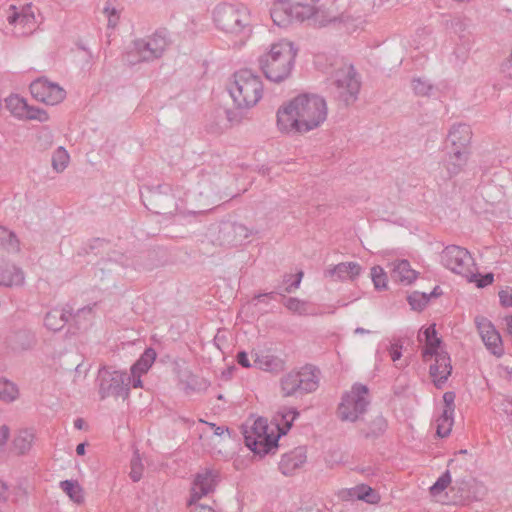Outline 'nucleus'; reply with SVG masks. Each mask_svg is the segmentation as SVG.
Instances as JSON below:
<instances>
[{"label": "nucleus", "instance_id": "nucleus-1", "mask_svg": "<svg viewBox=\"0 0 512 512\" xmlns=\"http://www.w3.org/2000/svg\"><path fill=\"white\" fill-rule=\"evenodd\" d=\"M328 116L325 99L315 94H299L282 104L276 125L285 134H306L324 124Z\"/></svg>", "mask_w": 512, "mask_h": 512}, {"label": "nucleus", "instance_id": "nucleus-2", "mask_svg": "<svg viewBox=\"0 0 512 512\" xmlns=\"http://www.w3.org/2000/svg\"><path fill=\"white\" fill-rule=\"evenodd\" d=\"M297 54L298 48L293 41L278 39L261 55L259 65L266 78L281 82L290 76Z\"/></svg>", "mask_w": 512, "mask_h": 512}, {"label": "nucleus", "instance_id": "nucleus-3", "mask_svg": "<svg viewBox=\"0 0 512 512\" xmlns=\"http://www.w3.org/2000/svg\"><path fill=\"white\" fill-rule=\"evenodd\" d=\"M442 265L454 274L465 278L469 283H475L478 288L491 285L494 275L478 273L477 263L472 254L465 248L451 245L443 249L440 255Z\"/></svg>", "mask_w": 512, "mask_h": 512}, {"label": "nucleus", "instance_id": "nucleus-4", "mask_svg": "<svg viewBox=\"0 0 512 512\" xmlns=\"http://www.w3.org/2000/svg\"><path fill=\"white\" fill-rule=\"evenodd\" d=\"M213 17L217 27L236 43L242 44L249 38V11L244 6L219 5Z\"/></svg>", "mask_w": 512, "mask_h": 512}, {"label": "nucleus", "instance_id": "nucleus-5", "mask_svg": "<svg viewBox=\"0 0 512 512\" xmlns=\"http://www.w3.org/2000/svg\"><path fill=\"white\" fill-rule=\"evenodd\" d=\"M263 83L261 78L250 70H241L235 73L230 84L229 93L238 108L254 107L263 96Z\"/></svg>", "mask_w": 512, "mask_h": 512}, {"label": "nucleus", "instance_id": "nucleus-6", "mask_svg": "<svg viewBox=\"0 0 512 512\" xmlns=\"http://www.w3.org/2000/svg\"><path fill=\"white\" fill-rule=\"evenodd\" d=\"M280 437L277 427L263 417L255 419L244 431L246 446L260 456L274 452Z\"/></svg>", "mask_w": 512, "mask_h": 512}, {"label": "nucleus", "instance_id": "nucleus-7", "mask_svg": "<svg viewBox=\"0 0 512 512\" xmlns=\"http://www.w3.org/2000/svg\"><path fill=\"white\" fill-rule=\"evenodd\" d=\"M369 403L368 388L362 384H354L342 397L338 417L342 421L355 422L366 412Z\"/></svg>", "mask_w": 512, "mask_h": 512}, {"label": "nucleus", "instance_id": "nucleus-8", "mask_svg": "<svg viewBox=\"0 0 512 512\" xmlns=\"http://www.w3.org/2000/svg\"><path fill=\"white\" fill-rule=\"evenodd\" d=\"M125 373L119 371L103 370L100 372V392L102 397H115L126 399L129 394V383Z\"/></svg>", "mask_w": 512, "mask_h": 512}, {"label": "nucleus", "instance_id": "nucleus-9", "mask_svg": "<svg viewBox=\"0 0 512 512\" xmlns=\"http://www.w3.org/2000/svg\"><path fill=\"white\" fill-rule=\"evenodd\" d=\"M30 92L37 101L47 105H56L66 97V92L62 87L45 78L32 82Z\"/></svg>", "mask_w": 512, "mask_h": 512}, {"label": "nucleus", "instance_id": "nucleus-10", "mask_svg": "<svg viewBox=\"0 0 512 512\" xmlns=\"http://www.w3.org/2000/svg\"><path fill=\"white\" fill-rule=\"evenodd\" d=\"M423 362L428 365L429 376L434 385L441 388L452 373L451 358L447 351L444 350L425 358Z\"/></svg>", "mask_w": 512, "mask_h": 512}, {"label": "nucleus", "instance_id": "nucleus-11", "mask_svg": "<svg viewBox=\"0 0 512 512\" xmlns=\"http://www.w3.org/2000/svg\"><path fill=\"white\" fill-rule=\"evenodd\" d=\"M5 102L10 113L19 119L37 120L39 122L49 120V115L46 111L29 106L27 101L19 95H10L6 98Z\"/></svg>", "mask_w": 512, "mask_h": 512}, {"label": "nucleus", "instance_id": "nucleus-12", "mask_svg": "<svg viewBox=\"0 0 512 512\" xmlns=\"http://www.w3.org/2000/svg\"><path fill=\"white\" fill-rule=\"evenodd\" d=\"M476 325L486 348L493 355L501 357L504 353L502 338L492 322L484 317H478Z\"/></svg>", "mask_w": 512, "mask_h": 512}, {"label": "nucleus", "instance_id": "nucleus-13", "mask_svg": "<svg viewBox=\"0 0 512 512\" xmlns=\"http://www.w3.org/2000/svg\"><path fill=\"white\" fill-rule=\"evenodd\" d=\"M219 479V473L215 469H203L199 471L193 480L190 500L198 501L202 497L214 491Z\"/></svg>", "mask_w": 512, "mask_h": 512}, {"label": "nucleus", "instance_id": "nucleus-14", "mask_svg": "<svg viewBox=\"0 0 512 512\" xmlns=\"http://www.w3.org/2000/svg\"><path fill=\"white\" fill-rule=\"evenodd\" d=\"M335 82L340 97L346 102H353L360 89V83L352 67H344L337 71Z\"/></svg>", "mask_w": 512, "mask_h": 512}, {"label": "nucleus", "instance_id": "nucleus-15", "mask_svg": "<svg viewBox=\"0 0 512 512\" xmlns=\"http://www.w3.org/2000/svg\"><path fill=\"white\" fill-rule=\"evenodd\" d=\"M422 360L446 350L435 328V324L423 326L418 334Z\"/></svg>", "mask_w": 512, "mask_h": 512}, {"label": "nucleus", "instance_id": "nucleus-16", "mask_svg": "<svg viewBox=\"0 0 512 512\" xmlns=\"http://www.w3.org/2000/svg\"><path fill=\"white\" fill-rule=\"evenodd\" d=\"M8 21L14 25L15 31L20 35H28L36 30L38 19L36 9L32 5L22 7L19 13H13L9 16Z\"/></svg>", "mask_w": 512, "mask_h": 512}, {"label": "nucleus", "instance_id": "nucleus-17", "mask_svg": "<svg viewBox=\"0 0 512 512\" xmlns=\"http://www.w3.org/2000/svg\"><path fill=\"white\" fill-rule=\"evenodd\" d=\"M389 268L392 280L402 286H411L420 277V272L415 270L405 259L394 260L390 263Z\"/></svg>", "mask_w": 512, "mask_h": 512}, {"label": "nucleus", "instance_id": "nucleus-18", "mask_svg": "<svg viewBox=\"0 0 512 512\" xmlns=\"http://www.w3.org/2000/svg\"><path fill=\"white\" fill-rule=\"evenodd\" d=\"M342 500H362L369 504H378L381 500L380 494L366 484H359L350 489H343L339 492Z\"/></svg>", "mask_w": 512, "mask_h": 512}, {"label": "nucleus", "instance_id": "nucleus-19", "mask_svg": "<svg viewBox=\"0 0 512 512\" xmlns=\"http://www.w3.org/2000/svg\"><path fill=\"white\" fill-rule=\"evenodd\" d=\"M24 282L23 272L0 255V285L11 287Z\"/></svg>", "mask_w": 512, "mask_h": 512}, {"label": "nucleus", "instance_id": "nucleus-20", "mask_svg": "<svg viewBox=\"0 0 512 512\" xmlns=\"http://www.w3.org/2000/svg\"><path fill=\"white\" fill-rule=\"evenodd\" d=\"M271 18L273 22L285 27L294 21L293 4L286 0H277L271 8Z\"/></svg>", "mask_w": 512, "mask_h": 512}, {"label": "nucleus", "instance_id": "nucleus-21", "mask_svg": "<svg viewBox=\"0 0 512 512\" xmlns=\"http://www.w3.org/2000/svg\"><path fill=\"white\" fill-rule=\"evenodd\" d=\"M306 453L302 448H297L285 454L280 462V468L286 475H292L303 467L306 462Z\"/></svg>", "mask_w": 512, "mask_h": 512}, {"label": "nucleus", "instance_id": "nucleus-22", "mask_svg": "<svg viewBox=\"0 0 512 512\" xmlns=\"http://www.w3.org/2000/svg\"><path fill=\"white\" fill-rule=\"evenodd\" d=\"M167 46V37L164 32H156L153 34L141 50V55L144 60H149L158 57L165 50Z\"/></svg>", "mask_w": 512, "mask_h": 512}, {"label": "nucleus", "instance_id": "nucleus-23", "mask_svg": "<svg viewBox=\"0 0 512 512\" xmlns=\"http://www.w3.org/2000/svg\"><path fill=\"white\" fill-rule=\"evenodd\" d=\"M251 358L253 359L254 367L261 370L272 371L281 366L280 360L266 349L252 350Z\"/></svg>", "mask_w": 512, "mask_h": 512}, {"label": "nucleus", "instance_id": "nucleus-24", "mask_svg": "<svg viewBox=\"0 0 512 512\" xmlns=\"http://www.w3.org/2000/svg\"><path fill=\"white\" fill-rule=\"evenodd\" d=\"M472 132L467 125H457L449 133L448 141L451 149H460L469 151Z\"/></svg>", "mask_w": 512, "mask_h": 512}, {"label": "nucleus", "instance_id": "nucleus-25", "mask_svg": "<svg viewBox=\"0 0 512 512\" xmlns=\"http://www.w3.org/2000/svg\"><path fill=\"white\" fill-rule=\"evenodd\" d=\"M293 16L296 21L312 20L314 24L323 25L319 11L311 5L293 4Z\"/></svg>", "mask_w": 512, "mask_h": 512}, {"label": "nucleus", "instance_id": "nucleus-26", "mask_svg": "<svg viewBox=\"0 0 512 512\" xmlns=\"http://www.w3.org/2000/svg\"><path fill=\"white\" fill-rule=\"evenodd\" d=\"M469 151L460 149H451L449 157L446 161L447 170L451 174L460 172L468 161Z\"/></svg>", "mask_w": 512, "mask_h": 512}, {"label": "nucleus", "instance_id": "nucleus-27", "mask_svg": "<svg viewBox=\"0 0 512 512\" xmlns=\"http://www.w3.org/2000/svg\"><path fill=\"white\" fill-rule=\"evenodd\" d=\"M298 413L292 409H284L282 411L277 412L274 416L272 424L277 427L278 431L282 435H285L292 426V423L296 419Z\"/></svg>", "mask_w": 512, "mask_h": 512}, {"label": "nucleus", "instance_id": "nucleus-28", "mask_svg": "<svg viewBox=\"0 0 512 512\" xmlns=\"http://www.w3.org/2000/svg\"><path fill=\"white\" fill-rule=\"evenodd\" d=\"M62 491L71 501L80 505L85 501V492L82 486L74 480H65L60 483Z\"/></svg>", "mask_w": 512, "mask_h": 512}, {"label": "nucleus", "instance_id": "nucleus-29", "mask_svg": "<svg viewBox=\"0 0 512 512\" xmlns=\"http://www.w3.org/2000/svg\"><path fill=\"white\" fill-rule=\"evenodd\" d=\"M68 321V313L63 309H54L46 314L45 326L51 331L61 330Z\"/></svg>", "mask_w": 512, "mask_h": 512}, {"label": "nucleus", "instance_id": "nucleus-30", "mask_svg": "<svg viewBox=\"0 0 512 512\" xmlns=\"http://www.w3.org/2000/svg\"><path fill=\"white\" fill-rule=\"evenodd\" d=\"M362 272V267L356 262L339 263L334 268V273L343 280H354Z\"/></svg>", "mask_w": 512, "mask_h": 512}, {"label": "nucleus", "instance_id": "nucleus-31", "mask_svg": "<svg viewBox=\"0 0 512 512\" xmlns=\"http://www.w3.org/2000/svg\"><path fill=\"white\" fill-rule=\"evenodd\" d=\"M370 278L373 286L378 291H385L389 288L388 274L380 265H374L370 268Z\"/></svg>", "mask_w": 512, "mask_h": 512}, {"label": "nucleus", "instance_id": "nucleus-32", "mask_svg": "<svg viewBox=\"0 0 512 512\" xmlns=\"http://www.w3.org/2000/svg\"><path fill=\"white\" fill-rule=\"evenodd\" d=\"M156 359V352L153 349H147L140 359L132 366L131 374H145L150 369Z\"/></svg>", "mask_w": 512, "mask_h": 512}, {"label": "nucleus", "instance_id": "nucleus-33", "mask_svg": "<svg viewBox=\"0 0 512 512\" xmlns=\"http://www.w3.org/2000/svg\"><path fill=\"white\" fill-rule=\"evenodd\" d=\"M296 374H298L299 387L301 391L311 392L317 388V376L311 369L304 368L303 370L296 372Z\"/></svg>", "mask_w": 512, "mask_h": 512}, {"label": "nucleus", "instance_id": "nucleus-34", "mask_svg": "<svg viewBox=\"0 0 512 512\" xmlns=\"http://www.w3.org/2000/svg\"><path fill=\"white\" fill-rule=\"evenodd\" d=\"M452 409H443L442 414L436 420L437 434L440 437H446L450 434L453 426Z\"/></svg>", "mask_w": 512, "mask_h": 512}, {"label": "nucleus", "instance_id": "nucleus-35", "mask_svg": "<svg viewBox=\"0 0 512 512\" xmlns=\"http://www.w3.org/2000/svg\"><path fill=\"white\" fill-rule=\"evenodd\" d=\"M281 390L285 396H290L300 390L298 374L296 372L289 373L283 377L281 380Z\"/></svg>", "mask_w": 512, "mask_h": 512}, {"label": "nucleus", "instance_id": "nucleus-36", "mask_svg": "<svg viewBox=\"0 0 512 512\" xmlns=\"http://www.w3.org/2000/svg\"><path fill=\"white\" fill-rule=\"evenodd\" d=\"M450 484H451V476L448 472H446L441 477H439V479L430 488L431 495L437 501H443L442 493L448 488V486Z\"/></svg>", "mask_w": 512, "mask_h": 512}, {"label": "nucleus", "instance_id": "nucleus-37", "mask_svg": "<svg viewBox=\"0 0 512 512\" xmlns=\"http://www.w3.org/2000/svg\"><path fill=\"white\" fill-rule=\"evenodd\" d=\"M18 395L19 391L14 383L6 379H0V399L10 402L15 400Z\"/></svg>", "mask_w": 512, "mask_h": 512}, {"label": "nucleus", "instance_id": "nucleus-38", "mask_svg": "<svg viewBox=\"0 0 512 512\" xmlns=\"http://www.w3.org/2000/svg\"><path fill=\"white\" fill-rule=\"evenodd\" d=\"M69 163V154L68 152L62 148V147H59L53 154L52 156V165H53V168L58 171V172H61L63 171L67 165Z\"/></svg>", "mask_w": 512, "mask_h": 512}, {"label": "nucleus", "instance_id": "nucleus-39", "mask_svg": "<svg viewBox=\"0 0 512 512\" xmlns=\"http://www.w3.org/2000/svg\"><path fill=\"white\" fill-rule=\"evenodd\" d=\"M429 297L425 293L414 291L408 296V302L413 310L421 311L428 303Z\"/></svg>", "mask_w": 512, "mask_h": 512}, {"label": "nucleus", "instance_id": "nucleus-40", "mask_svg": "<svg viewBox=\"0 0 512 512\" xmlns=\"http://www.w3.org/2000/svg\"><path fill=\"white\" fill-rule=\"evenodd\" d=\"M103 13L107 18L108 25L110 27H115L118 24L120 11L113 3L107 2L103 8Z\"/></svg>", "mask_w": 512, "mask_h": 512}, {"label": "nucleus", "instance_id": "nucleus-41", "mask_svg": "<svg viewBox=\"0 0 512 512\" xmlns=\"http://www.w3.org/2000/svg\"><path fill=\"white\" fill-rule=\"evenodd\" d=\"M499 303L503 308H512V287L503 286L498 291Z\"/></svg>", "mask_w": 512, "mask_h": 512}, {"label": "nucleus", "instance_id": "nucleus-42", "mask_svg": "<svg viewBox=\"0 0 512 512\" xmlns=\"http://www.w3.org/2000/svg\"><path fill=\"white\" fill-rule=\"evenodd\" d=\"M143 463L139 456H136L131 461V471H130V477L133 479V481H138L142 477L143 474Z\"/></svg>", "mask_w": 512, "mask_h": 512}, {"label": "nucleus", "instance_id": "nucleus-43", "mask_svg": "<svg viewBox=\"0 0 512 512\" xmlns=\"http://www.w3.org/2000/svg\"><path fill=\"white\" fill-rule=\"evenodd\" d=\"M391 360L396 363L402 356V344L399 342L391 343L388 349Z\"/></svg>", "mask_w": 512, "mask_h": 512}, {"label": "nucleus", "instance_id": "nucleus-44", "mask_svg": "<svg viewBox=\"0 0 512 512\" xmlns=\"http://www.w3.org/2000/svg\"><path fill=\"white\" fill-rule=\"evenodd\" d=\"M237 362L245 368L254 367L253 359L251 358V356L249 357V355L246 352L238 353Z\"/></svg>", "mask_w": 512, "mask_h": 512}, {"label": "nucleus", "instance_id": "nucleus-45", "mask_svg": "<svg viewBox=\"0 0 512 512\" xmlns=\"http://www.w3.org/2000/svg\"><path fill=\"white\" fill-rule=\"evenodd\" d=\"M197 501H189L190 512H216L211 506L197 504Z\"/></svg>", "mask_w": 512, "mask_h": 512}, {"label": "nucleus", "instance_id": "nucleus-46", "mask_svg": "<svg viewBox=\"0 0 512 512\" xmlns=\"http://www.w3.org/2000/svg\"><path fill=\"white\" fill-rule=\"evenodd\" d=\"M6 242L12 245L13 234L9 232L7 229L0 227V245L5 244Z\"/></svg>", "mask_w": 512, "mask_h": 512}, {"label": "nucleus", "instance_id": "nucleus-47", "mask_svg": "<svg viewBox=\"0 0 512 512\" xmlns=\"http://www.w3.org/2000/svg\"><path fill=\"white\" fill-rule=\"evenodd\" d=\"M454 401H455V395L452 392H446L443 395V402L445 404L444 409H452V413H454Z\"/></svg>", "mask_w": 512, "mask_h": 512}, {"label": "nucleus", "instance_id": "nucleus-48", "mask_svg": "<svg viewBox=\"0 0 512 512\" xmlns=\"http://www.w3.org/2000/svg\"><path fill=\"white\" fill-rule=\"evenodd\" d=\"M210 430L213 432L214 435L217 436H225L228 435V429L224 426H216L213 423H207Z\"/></svg>", "mask_w": 512, "mask_h": 512}, {"label": "nucleus", "instance_id": "nucleus-49", "mask_svg": "<svg viewBox=\"0 0 512 512\" xmlns=\"http://www.w3.org/2000/svg\"><path fill=\"white\" fill-rule=\"evenodd\" d=\"M286 306L293 311L301 312L303 308V304L297 299H289L286 303Z\"/></svg>", "mask_w": 512, "mask_h": 512}, {"label": "nucleus", "instance_id": "nucleus-50", "mask_svg": "<svg viewBox=\"0 0 512 512\" xmlns=\"http://www.w3.org/2000/svg\"><path fill=\"white\" fill-rule=\"evenodd\" d=\"M9 434H10V431L7 426L4 425V426L0 427V446L3 445L4 443H6V441L9 438Z\"/></svg>", "mask_w": 512, "mask_h": 512}, {"label": "nucleus", "instance_id": "nucleus-51", "mask_svg": "<svg viewBox=\"0 0 512 512\" xmlns=\"http://www.w3.org/2000/svg\"><path fill=\"white\" fill-rule=\"evenodd\" d=\"M143 374H138V375H132L131 374V379H132V386L134 388H141L142 387V381H141V376Z\"/></svg>", "mask_w": 512, "mask_h": 512}, {"label": "nucleus", "instance_id": "nucleus-52", "mask_svg": "<svg viewBox=\"0 0 512 512\" xmlns=\"http://www.w3.org/2000/svg\"><path fill=\"white\" fill-rule=\"evenodd\" d=\"M506 331L512 337V315L507 316L505 319Z\"/></svg>", "mask_w": 512, "mask_h": 512}, {"label": "nucleus", "instance_id": "nucleus-53", "mask_svg": "<svg viewBox=\"0 0 512 512\" xmlns=\"http://www.w3.org/2000/svg\"><path fill=\"white\" fill-rule=\"evenodd\" d=\"M76 452L78 455H84L85 453V445L84 444H78L76 447Z\"/></svg>", "mask_w": 512, "mask_h": 512}, {"label": "nucleus", "instance_id": "nucleus-54", "mask_svg": "<svg viewBox=\"0 0 512 512\" xmlns=\"http://www.w3.org/2000/svg\"><path fill=\"white\" fill-rule=\"evenodd\" d=\"M300 512H321V510L315 507H305L302 508Z\"/></svg>", "mask_w": 512, "mask_h": 512}, {"label": "nucleus", "instance_id": "nucleus-55", "mask_svg": "<svg viewBox=\"0 0 512 512\" xmlns=\"http://www.w3.org/2000/svg\"><path fill=\"white\" fill-rule=\"evenodd\" d=\"M301 278H302V273H299V274L296 276V281H295V285H294V288H295V289L299 286L300 281H301Z\"/></svg>", "mask_w": 512, "mask_h": 512}, {"label": "nucleus", "instance_id": "nucleus-56", "mask_svg": "<svg viewBox=\"0 0 512 512\" xmlns=\"http://www.w3.org/2000/svg\"><path fill=\"white\" fill-rule=\"evenodd\" d=\"M508 62L512 65V51H511L510 57L508 59Z\"/></svg>", "mask_w": 512, "mask_h": 512}]
</instances>
